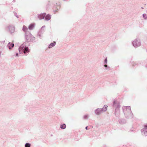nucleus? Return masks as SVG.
I'll return each mask as SVG.
<instances>
[{"mask_svg": "<svg viewBox=\"0 0 147 147\" xmlns=\"http://www.w3.org/2000/svg\"><path fill=\"white\" fill-rule=\"evenodd\" d=\"M133 44L134 47H137L140 45V42L138 40H134L133 42Z\"/></svg>", "mask_w": 147, "mask_h": 147, "instance_id": "nucleus-1", "label": "nucleus"}, {"mask_svg": "<svg viewBox=\"0 0 147 147\" xmlns=\"http://www.w3.org/2000/svg\"><path fill=\"white\" fill-rule=\"evenodd\" d=\"M45 15V13H43L42 14H41L39 15V16H38V18L40 20L44 18Z\"/></svg>", "mask_w": 147, "mask_h": 147, "instance_id": "nucleus-2", "label": "nucleus"}, {"mask_svg": "<svg viewBox=\"0 0 147 147\" xmlns=\"http://www.w3.org/2000/svg\"><path fill=\"white\" fill-rule=\"evenodd\" d=\"M145 131L146 132H144V134L145 136H147V124L144 125V128L143 130V131Z\"/></svg>", "mask_w": 147, "mask_h": 147, "instance_id": "nucleus-3", "label": "nucleus"}, {"mask_svg": "<svg viewBox=\"0 0 147 147\" xmlns=\"http://www.w3.org/2000/svg\"><path fill=\"white\" fill-rule=\"evenodd\" d=\"M56 44V42H53V43H51L49 45V48H50L53 47Z\"/></svg>", "mask_w": 147, "mask_h": 147, "instance_id": "nucleus-4", "label": "nucleus"}, {"mask_svg": "<svg viewBox=\"0 0 147 147\" xmlns=\"http://www.w3.org/2000/svg\"><path fill=\"white\" fill-rule=\"evenodd\" d=\"M102 111L101 109H97L95 111L97 115L99 114L101 112V111Z\"/></svg>", "mask_w": 147, "mask_h": 147, "instance_id": "nucleus-5", "label": "nucleus"}, {"mask_svg": "<svg viewBox=\"0 0 147 147\" xmlns=\"http://www.w3.org/2000/svg\"><path fill=\"white\" fill-rule=\"evenodd\" d=\"M34 24H30L28 27L29 29L30 30H32L34 28Z\"/></svg>", "mask_w": 147, "mask_h": 147, "instance_id": "nucleus-6", "label": "nucleus"}, {"mask_svg": "<svg viewBox=\"0 0 147 147\" xmlns=\"http://www.w3.org/2000/svg\"><path fill=\"white\" fill-rule=\"evenodd\" d=\"M14 45L13 44L9 42L8 44V46L9 48V49H11V47H12L14 46Z\"/></svg>", "mask_w": 147, "mask_h": 147, "instance_id": "nucleus-7", "label": "nucleus"}, {"mask_svg": "<svg viewBox=\"0 0 147 147\" xmlns=\"http://www.w3.org/2000/svg\"><path fill=\"white\" fill-rule=\"evenodd\" d=\"M108 107V106L107 105H105L103 108H102V111H105L107 110V107Z\"/></svg>", "mask_w": 147, "mask_h": 147, "instance_id": "nucleus-8", "label": "nucleus"}, {"mask_svg": "<svg viewBox=\"0 0 147 147\" xmlns=\"http://www.w3.org/2000/svg\"><path fill=\"white\" fill-rule=\"evenodd\" d=\"M29 50L28 47H26L24 49V53H26L27 52H29Z\"/></svg>", "mask_w": 147, "mask_h": 147, "instance_id": "nucleus-9", "label": "nucleus"}, {"mask_svg": "<svg viewBox=\"0 0 147 147\" xmlns=\"http://www.w3.org/2000/svg\"><path fill=\"white\" fill-rule=\"evenodd\" d=\"M51 16L49 14L47 15L45 17V19L47 20H49L51 19Z\"/></svg>", "mask_w": 147, "mask_h": 147, "instance_id": "nucleus-10", "label": "nucleus"}, {"mask_svg": "<svg viewBox=\"0 0 147 147\" xmlns=\"http://www.w3.org/2000/svg\"><path fill=\"white\" fill-rule=\"evenodd\" d=\"M23 30L25 32H26L28 30V28L26 26H24L23 27Z\"/></svg>", "mask_w": 147, "mask_h": 147, "instance_id": "nucleus-11", "label": "nucleus"}, {"mask_svg": "<svg viewBox=\"0 0 147 147\" xmlns=\"http://www.w3.org/2000/svg\"><path fill=\"white\" fill-rule=\"evenodd\" d=\"M60 127L62 129H65L66 127V125L65 124H63L62 125H61Z\"/></svg>", "mask_w": 147, "mask_h": 147, "instance_id": "nucleus-12", "label": "nucleus"}, {"mask_svg": "<svg viewBox=\"0 0 147 147\" xmlns=\"http://www.w3.org/2000/svg\"><path fill=\"white\" fill-rule=\"evenodd\" d=\"M25 147H30V144L29 143H26L25 145Z\"/></svg>", "mask_w": 147, "mask_h": 147, "instance_id": "nucleus-13", "label": "nucleus"}, {"mask_svg": "<svg viewBox=\"0 0 147 147\" xmlns=\"http://www.w3.org/2000/svg\"><path fill=\"white\" fill-rule=\"evenodd\" d=\"M57 10H58V9H59L60 7V6L59 5H57Z\"/></svg>", "mask_w": 147, "mask_h": 147, "instance_id": "nucleus-14", "label": "nucleus"}, {"mask_svg": "<svg viewBox=\"0 0 147 147\" xmlns=\"http://www.w3.org/2000/svg\"><path fill=\"white\" fill-rule=\"evenodd\" d=\"M105 67H107V65H104Z\"/></svg>", "mask_w": 147, "mask_h": 147, "instance_id": "nucleus-15", "label": "nucleus"}, {"mask_svg": "<svg viewBox=\"0 0 147 147\" xmlns=\"http://www.w3.org/2000/svg\"><path fill=\"white\" fill-rule=\"evenodd\" d=\"M107 58H106V59H105V61H106V63H107Z\"/></svg>", "mask_w": 147, "mask_h": 147, "instance_id": "nucleus-16", "label": "nucleus"}, {"mask_svg": "<svg viewBox=\"0 0 147 147\" xmlns=\"http://www.w3.org/2000/svg\"><path fill=\"white\" fill-rule=\"evenodd\" d=\"M87 128H88V127H87V126L86 127V129H87H87H88Z\"/></svg>", "mask_w": 147, "mask_h": 147, "instance_id": "nucleus-17", "label": "nucleus"}, {"mask_svg": "<svg viewBox=\"0 0 147 147\" xmlns=\"http://www.w3.org/2000/svg\"><path fill=\"white\" fill-rule=\"evenodd\" d=\"M16 55L17 56H18V53H17V54H16Z\"/></svg>", "mask_w": 147, "mask_h": 147, "instance_id": "nucleus-18", "label": "nucleus"}, {"mask_svg": "<svg viewBox=\"0 0 147 147\" xmlns=\"http://www.w3.org/2000/svg\"><path fill=\"white\" fill-rule=\"evenodd\" d=\"M145 15H144V14H143V16H145Z\"/></svg>", "mask_w": 147, "mask_h": 147, "instance_id": "nucleus-19", "label": "nucleus"}, {"mask_svg": "<svg viewBox=\"0 0 147 147\" xmlns=\"http://www.w3.org/2000/svg\"><path fill=\"white\" fill-rule=\"evenodd\" d=\"M57 11V10H55V11Z\"/></svg>", "mask_w": 147, "mask_h": 147, "instance_id": "nucleus-20", "label": "nucleus"}]
</instances>
